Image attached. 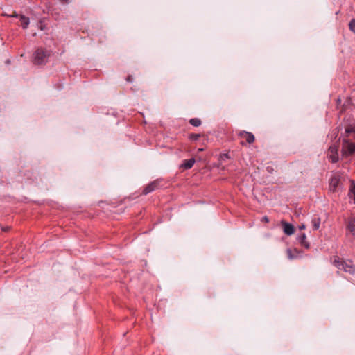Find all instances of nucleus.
Returning a JSON list of instances; mask_svg holds the SVG:
<instances>
[{
    "label": "nucleus",
    "mask_w": 355,
    "mask_h": 355,
    "mask_svg": "<svg viewBox=\"0 0 355 355\" xmlns=\"http://www.w3.org/2000/svg\"><path fill=\"white\" fill-rule=\"evenodd\" d=\"M333 264L339 270L349 274L355 272V266L351 261H343L338 257H334L331 259Z\"/></svg>",
    "instance_id": "f257e3e1"
},
{
    "label": "nucleus",
    "mask_w": 355,
    "mask_h": 355,
    "mask_svg": "<svg viewBox=\"0 0 355 355\" xmlns=\"http://www.w3.org/2000/svg\"><path fill=\"white\" fill-rule=\"evenodd\" d=\"M49 54L42 49H38L34 53V62L37 64H41L45 62L46 58Z\"/></svg>",
    "instance_id": "f03ea898"
},
{
    "label": "nucleus",
    "mask_w": 355,
    "mask_h": 355,
    "mask_svg": "<svg viewBox=\"0 0 355 355\" xmlns=\"http://www.w3.org/2000/svg\"><path fill=\"white\" fill-rule=\"evenodd\" d=\"M22 28L24 30L30 29V33L27 34L28 35L34 36L36 35V30H43L44 27L42 26V24H22Z\"/></svg>",
    "instance_id": "7ed1b4c3"
},
{
    "label": "nucleus",
    "mask_w": 355,
    "mask_h": 355,
    "mask_svg": "<svg viewBox=\"0 0 355 355\" xmlns=\"http://www.w3.org/2000/svg\"><path fill=\"white\" fill-rule=\"evenodd\" d=\"M343 152L345 155H351L355 152V144L347 140L343 141Z\"/></svg>",
    "instance_id": "20e7f679"
},
{
    "label": "nucleus",
    "mask_w": 355,
    "mask_h": 355,
    "mask_svg": "<svg viewBox=\"0 0 355 355\" xmlns=\"http://www.w3.org/2000/svg\"><path fill=\"white\" fill-rule=\"evenodd\" d=\"M340 183L339 175H335L332 176L329 181V189L331 191H336Z\"/></svg>",
    "instance_id": "39448f33"
},
{
    "label": "nucleus",
    "mask_w": 355,
    "mask_h": 355,
    "mask_svg": "<svg viewBox=\"0 0 355 355\" xmlns=\"http://www.w3.org/2000/svg\"><path fill=\"white\" fill-rule=\"evenodd\" d=\"M338 148L334 145L329 148V157L332 162H336L338 160Z\"/></svg>",
    "instance_id": "423d86ee"
},
{
    "label": "nucleus",
    "mask_w": 355,
    "mask_h": 355,
    "mask_svg": "<svg viewBox=\"0 0 355 355\" xmlns=\"http://www.w3.org/2000/svg\"><path fill=\"white\" fill-rule=\"evenodd\" d=\"M283 226L284 232L288 235L291 236L294 233V227L293 225L288 223L286 222H282Z\"/></svg>",
    "instance_id": "0eeeda50"
},
{
    "label": "nucleus",
    "mask_w": 355,
    "mask_h": 355,
    "mask_svg": "<svg viewBox=\"0 0 355 355\" xmlns=\"http://www.w3.org/2000/svg\"><path fill=\"white\" fill-rule=\"evenodd\" d=\"M5 15H7L10 17H15V18L18 19L20 21V22H24V23L29 22L28 17H27L24 15H18L16 13L15 11H12L11 14H5Z\"/></svg>",
    "instance_id": "6e6552de"
},
{
    "label": "nucleus",
    "mask_w": 355,
    "mask_h": 355,
    "mask_svg": "<svg viewBox=\"0 0 355 355\" xmlns=\"http://www.w3.org/2000/svg\"><path fill=\"white\" fill-rule=\"evenodd\" d=\"M347 230L355 237V217H352L349 219Z\"/></svg>",
    "instance_id": "1a4fd4ad"
},
{
    "label": "nucleus",
    "mask_w": 355,
    "mask_h": 355,
    "mask_svg": "<svg viewBox=\"0 0 355 355\" xmlns=\"http://www.w3.org/2000/svg\"><path fill=\"white\" fill-rule=\"evenodd\" d=\"M158 182L157 181H154L149 184L144 189V193L148 194L152 191H153L157 187Z\"/></svg>",
    "instance_id": "9d476101"
},
{
    "label": "nucleus",
    "mask_w": 355,
    "mask_h": 355,
    "mask_svg": "<svg viewBox=\"0 0 355 355\" xmlns=\"http://www.w3.org/2000/svg\"><path fill=\"white\" fill-rule=\"evenodd\" d=\"M195 162L196 160L194 158H191L189 159L184 160L181 166L185 169H190L195 164Z\"/></svg>",
    "instance_id": "9b49d317"
},
{
    "label": "nucleus",
    "mask_w": 355,
    "mask_h": 355,
    "mask_svg": "<svg viewBox=\"0 0 355 355\" xmlns=\"http://www.w3.org/2000/svg\"><path fill=\"white\" fill-rule=\"evenodd\" d=\"M306 234L304 233H303L302 234H301L300 236H299L297 237V240L299 241V242L300 243V244L302 245H303L306 248H309V243L306 241Z\"/></svg>",
    "instance_id": "f8f14e48"
},
{
    "label": "nucleus",
    "mask_w": 355,
    "mask_h": 355,
    "mask_svg": "<svg viewBox=\"0 0 355 355\" xmlns=\"http://www.w3.org/2000/svg\"><path fill=\"white\" fill-rule=\"evenodd\" d=\"M349 198L353 200V202L355 203V184H352L350 187L349 193Z\"/></svg>",
    "instance_id": "ddd939ff"
},
{
    "label": "nucleus",
    "mask_w": 355,
    "mask_h": 355,
    "mask_svg": "<svg viewBox=\"0 0 355 355\" xmlns=\"http://www.w3.org/2000/svg\"><path fill=\"white\" fill-rule=\"evenodd\" d=\"M243 135H245L246 141L248 143L251 144V143L254 142V136L252 133L245 132H243Z\"/></svg>",
    "instance_id": "4468645a"
},
{
    "label": "nucleus",
    "mask_w": 355,
    "mask_h": 355,
    "mask_svg": "<svg viewBox=\"0 0 355 355\" xmlns=\"http://www.w3.org/2000/svg\"><path fill=\"white\" fill-rule=\"evenodd\" d=\"M312 225L313 227V230H316L319 229L320 225V219L319 218H313L311 220Z\"/></svg>",
    "instance_id": "2eb2a0df"
},
{
    "label": "nucleus",
    "mask_w": 355,
    "mask_h": 355,
    "mask_svg": "<svg viewBox=\"0 0 355 355\" xmlns=\"http://www.w3.org/2000/svg\"><path fill=\"white\" fill-rule=\"evenodd\" d=\"M190 123L195 127H198L201 124V121L198 118H193L190 120Z\"/></svg>",
    "instance_id": "dca6fc26"
},
{
    "label": "nucleus",
    "mask_w": 355,
    "mask_h": 355,
    "mask_svg": "<svg viewBox=\"0 0 355 355\" xmlns=\"http://www.w3.org/2000/svg\"><path fill=\"white\" fill-rule=\"evenodd\" d=\"M345 132L347 134V135H349L351 133H354L355 134V125H350L349 127H347L345 130Z\"/></svg>",
    "instance_id": "f3484780"
},
{
    "label": "nucleus",
    "mask_w": 355,
    "mask_h": 355,
    "mask_svg": "<svg viewBox=\"0 0 355 355\" xmlns=\"http://www.w3.org/2000/svg\"><path fill=\"white\" fill-rule=\"evenodd\" d=\"M349 27L351 31L355 33V24H349Z\"/></svg>",
    "instance_id": "a211bd4d"
},
{
    "label": "nucleus",
    "mask_w": 355,
    "mask_h": 355,
    "mask_svg": "<svg viewBox=\"0 0 355 355\" xmlns=\"http://www.w3.org/2000/svg\"><path fill=\"white\" fill-rule=\"evenodd\" d=\"M287 254H288V257L290 259H292L293 258V257L291 254V250L290 249L287 250Z\"/></svg>",
    "instance_id": "6ab92c4d"
},
{
    "label": "nucleus",
    "mask_w": 355,
    "mask_h": 355,
    "mask_svg": "<svg viewBox=\"0 0 355 355\" xmlns=\"http://www.w3.org/2000/svg\"><path fill=\"white\" fill-rule=\"evenodd\" d=\"M62 3L67 4L69 3L70 0H59Z\"/></svg>",
    "instance_id": "aec40b11"
},
{
    "label": "nucleus",
    "mask_w": 355,
    "mask_h": 355,
    "mask_svg": "<svg viewBox=\"0 0 355 355\" xmlns=\"http://www.w3.org/2000/svg\"><path fill=\"white\" fill-rule=\"evenodd\" d=\"M262 221L268 223L269 221L268 218L267 216H264L262 218Z\"/></svg>",
    "instance_id": "412c9836"
},
{
    "label": "nucleus",
    "mask_w": 355,
    "mask_h": 355,
    "mask_svg": "<svg viewBox=\"0 0 355 355\" xmlns=\"http://www.w3.org/2000/svg\"><path fill=\"white\" fill-rule=\"evenodd\" d=\"M306 228V225L304 224H302L299 226L300 230H304Z\"/></svg>",
    "instance_id": "4be33fe9"
},
{
    "label": "nucleus",
    "mask_w": 355,
    "mask_h": 355,
    "mask_svg": "<svg viewBox=\"0 0 355 355\" xmlns=\"http://www.w3.org/2000/svg\"><path fill=\"white\" fill-rule=\"evenodd\" d=\"M223 157H224V158H227V157H228V156H227V154H224V155H221V158H222V159H223Z\"/></svg>",
    "instance_id": "5701e85b"
},
{
    "label": "nucleus",
    "mask_w": 355,
    "mask_h": 355,
    "mask_svg": "<svg viewBox=\"0 0 355 355\" xmlns=\"http://www.w3.org/2000/svg\"><path fill=\"white\" fill-rule=\"evenodd\" d=\"M349 22L355 23V19H352Z\"/></svg>",
    "instance_id": "b1692460"
},
{
    "label": "nucleus",
    "mask_w": 355,
    "mask_h": 355,
    "mask_svg": "<svg viewBox=\"0 0 355 355\" xmlns=\"http://www.w3.org/2000/svg\"><path fill=\"white\" fill-rule=\"evenodd\" d=\"M202 150H203V148H199V149H198V151H199V152H201V151H202Z\"/></svg>",
    "instance_id": "393cba45"
},
{
    "label": "nucleus",
    "mask_w": 355,
    "mask_h": 355,
    "mask_svg": "<svg viewBox=\"0 0 355 355\" xmlns=\"http://www.w3.org/2000/svg\"><path fill=\"white\" fill-rule=\"evenodd\" d=\"M127 80H128V81H130V77H128V78H127Z\"/></svg>",
    "instance_id": "a878e982"
},
{
    "label": "nucleus",
    "mask_w": 355,
    "mask_h": 355,
    "mask_svg": "<svg viewBox=\"0 0 355 355\" xmlns=\"http://www.w3.org/2000/svg\"><path fill=\"white\" fill-rule=\"evenodd\" d=\"M198 137V135H196V136H194V138H195V139H197Z\"/></svg>",
    "instance_id": "bb28decb"
}]
</instances>
